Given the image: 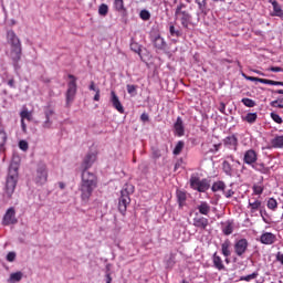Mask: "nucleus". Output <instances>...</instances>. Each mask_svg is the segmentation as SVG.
I'll use <instances>...</instances> for the list:
<instances>
[{"mask_svg":"<svg viewBox=\"0 0 283 283\" xmlns=\"http://www.w3.org/2000/svg\"><path fill=\"white\" fill-rule=\"evenodd\" d=\"M176 19H179L182 28H189V23H191V13L187 11V4L185 2H180L175 10Z\"/></svg>","mask_w":283,"mask_h":283,"instance_id":"obj_5","label":"nucleus"},{"mask_svg":"<svg viewBox=\"0 0 283 283\" xmlns=\"http://www.w3.org/2000/svg\"><path fill=\"white\" fill-rule=\"evenodd\" d=\"M106 283H112V275L111 274H106Z\"/></svg>","mask_w":283,"mask_h":283,"instance_id":"obj_63","label":"nucleus"},{"mask_svg":"<svg viewBox=\"0 0 283 283\" xmlns=\"http://www.w3.org/2000/svg\"><path fill=\"white\" fill-rule=\"evenodd\" d=\"M33 182H35L38 187H43V185L48 182V165H45V163L40 161L38 164L35 172L33 174Z\"/></svg>","mask_w":283,"mask_h":283,"instance_id":"obj_6","label":"nucleus"},{"mask_svg":"<svg viewBox=\"0 0 283 283\" xmlns=\"http://www.w3.org/2000/svg\"><path fill=\"white\" fill-rule=\"evenodd\" d=\"M224 109H227V105L224 103H220V108L219 111L221 112V114H224Z\"/></svg>","mask_w":283,"mask_h":283,"instance_id":"obj_59","label":"nucleus"},{"mask_svg":"<svg viewBox=\"0 0 283 283\" xmlns=\"http://www.w3.org/2000/svg\"><path fill=\"white\" fill-rule=\"evenodd\" d=\"M249 207L251 208V213H255L260 207H262V201L260 200H249Z\"/></svg>","mask_w":283,"mask_h":283,"instance_id":"obj_26","label":"nucleus"},{"mask_svg":"<svg viewBox=\"0 0 283 283\" xmlns=\"http://www.w3.org/2000/svg\"><path fill=\"white\" fill-rule=\"evenodd\" d=\"M130 50L136 54H140V45L136 42L130 43Z\"/></svg>","mask_w":283,"mask_h":283,"instance_id":"obj_46","label":"nucleus"},{"mask_svg":"<svg viewBox=\"0 0 283 283\" xmlns=\"http://www.w3.org/2000/svg\"><path fill=\"white\" fill-rule=\"evenodd\" d=\"M199 213L201 216H209V212L211 211V206L207 203L206 201H202L198 207H197Z\"/></svg>","mask_w":283,"mask_h":283,"instance_id":"obj_23","label":"nucleus"},{"mask_svg":"<svg viewBox=\"0 0 283 283\" xmlns=\"http://www.w3.org/2000/svg\"><path fill=\"white\" fill-rule=\"evenodd\" d=\"M272 147L282 148L283 147V136H276L271 140Z\"/></svg>","mask_w":283,"mask_h":283,"instance_id":"obj_28","label":"nucleus"},{"mask_svg":"<svg viewBox=\"0 0 283 283\" xmlns=\"http://www.w3.org/2000/svg\"><path fill=\"white\" fill-rule=\"evenodd\" d=\"M268 209H277V201L274 198H270L268 201Z\"/></svg>","mask_w":283,"mask_h":283,"instance_id":"obj_44","label":"nucleus"},{"mask_svg":"<svg viewBox=\"0 0 283 283\" xmlns=\"http://www.w3.org/2000/svg\"><path fill=\"white\" fill-rule=\"evenodd\" d=\"M270 72H283V69L280 66H271L269 69Z\"/></svg>","mask_w":283,"mask_h":283,"instance_id":"obj_55","label":"nucleus"},{"mask_svg":"<svg viewBox=\"0 0 283 283\" xmlns=\"http://www.w3.org/2000/svg\"><path fill=\"white\" fill-rule=\"evenodd\" d=\"M224 187L226 185L223 184V181H217L212 185V191H224Z\"/></svg>","mask_w":283,"mask_h":283,"instance_id":"obj_36","label":"nucleus"},{"mask_svg":"<svg viewBox=\"0 0 283 283\" xmlns=\"http://www.w3.org/2000/svg\"><path fill=\"white\" fill-rule=\"evenodd\" d=\"M182 149H185V142L179 140L172 150L174 156H180Z\"/></svg>","mask_w":283,"mask_h":283,"instance_id":"obj_30","label":"nucleus"},{"mask_svg":"<svg viewBox=\"0 0 283 283\" xmlns=\"http://www.w3.org/2000/svg\"><path fill=\"white\" fill-rule=\"evenodd\" d=\"M243 120H245L250 125H253V123H255V120H258V113H248L245 115V117L243 118Z\"/></svg>","mask_w":283,"mask_h":283,"instance_id":"obj_29","label":"nucleus"},{"mask_svg":"<svg viewBox=\"0 0 283 283\" xmlns=\"http://www.w3.org/2000/svg\"><path fill=\"white\" fill-rule=\"evenodd\" d=\"M223 145H226V147H229V149H233L234 151H237L238 149V137H235V135H231L228 136L223 139Z\"/></svg>","mask_w":283,"mask_h":283,"instance_id":"obj_16","label":"nucleus"},{"mask_svg":"<svg viewBox=\"0 0 283 283\" xmlns=\"http://www.w3.org/2000/svg\"><path fill=\"white\" fill-rule=\"evenodd\" d=\"M244 78L247 81H252L253 83H258L259 77L248 76L247 74H243Z\"/></svg>","mask_w":283,"mask_h":283,"instance_id":"obj_53","label":"nucleus"},{"mask_svg":"<svg viewBox=\"0 0 283 283\" xmlns=\"http://www.w3.org/2000/svg\"><path fill=\"white\" fill-rule=\"evenodd\" d=\"M161 154L158 148H153V157L154 158H160Z\"/></svg>","mask_w":283,"mask_h":283,"instance_id":"obj_52","label":"nucleus"},{"mask_svg":"<svg viewBox=\"0 0 283 283\" xmlns=\"http://www.w3.org/2000/svg\"><path fill=\"white\" fill-rule=\"evenodd\" d=\"M7 43L11 48L10 52V59L12 61V65L18 72V70H21V65H19V61H21V54L23 53V48L21 46V39H19V35L12 30L7 31Z\"/></svg>","mask_w":283,"mask_h":283,"instance_id":"obj_2","label":"nucleus"},{"mask_svg":"<svg viewBox=\"0 0 283 283\" xmlns=\"http://www.w3.org/2000/svg\"><path fill=\"white\" fill-rule=\"evenodd\" d=\"M174 129L177 136H185V124L182 122V117H177V120L174 124Z\"/></svg>","mask_w":283,"mask_h":283,"instance_id":"obj_18","label":"nucleus"},{"mask_svg":"<svg viewBox=\"0 0 283 283\" xmlns=\"http://www.w3.org/2000/svg\"><path fill=\"white\" fill-rule=\"evenodd\" d=\"M252 169H254L255 171H260V174H265L269 175L271 174V168L264 166L263 163H255L254 165L251 166Z\"/></svg>","mask_w":283,"mask_h":283,"instance_id":"obj_20","label":"nucleus"},{"mask_svg":"<svg viewBox=\"0 0 283 283\" xmlns=\"http://www.w3.org/2000/svg\"><path fill=\"white\" fill-rule=\"evenodd\" d=\"M140 120H143V123H147L149 120V115L147 113H143L140 115Z\"/></svg>","mask_w":283,"mask_h":283,"instance_id":"obj_54","label":"nucleus"},{"mask_svg":"<svg viewBox=\"0 0 283 283\" xmlns=\"http://www.w3.org/2000/svg\"><path fill=\"white\" fill-rule=\"evenodd\" d=\"M176 196L179 207H185V202H187V192L177 190Z\"/></svg>","mask_w":283,"mask_h":283,"instance_id":"obj_24","label":"nucleus"},{"mask_svg":"<svg viewBox=\"0 0 283 283\" xmlns=\"http://www.w3.org/2000/svg\"><path fill=\"white\" fill-rule=\"evenodd\" d=\"M126 90H127V93H128L130 96H136V95L138 94V92H137L138 86H137V85L127 84V85H126Z\"/></svg>","mask_w":283,"mask_h":283,"instance_id":"obj_33","label":"nucleus"},{"mask_svg":"<svg viewBox=\"0 0 283 283\" xmlns=\"http://www.w3.org/2000/svg\"><path fill=\"white\" fill-rule=\"evenodd\" d=\"M249 247V241L247 239H240L235 244H234V251L237 255L242 256L244 253H247V249Z\"/></svg>","mask_w":283,"mask_h":283,"instance_id":"obj_11","label":"nucleus"},{"mask_svg":"<svg viewBox=\"0 0 283 283\" xmlns=\"http://www.w3.org/2000/svg\"><path fill=\"white\" fill-rule=\"evenodd\" d=\"M108 12H109V7H107V4L105 3H102L98 8V14L101 17H107Z\"/></svg>","mask_w":283,"mask_h":283,"instance_id":"obj_35","label":"nucleus"},{"mask_svg":"<svg viewBox=\"0 0 283 283\" xmlns=\"http://www.w3.org/2000/svg\"><path fill=\"white\" fill-rule=\"evenodd\" d=\"M231 241L227 239L222 244H221V252L224 258H229L231 255Z\"/></svg>","mask_w":283,"mask_h":283,"instance_id":"obj_22","label":"nucleus"},{"mask_svg":"<svg viewBox=\"0 0 283 283\" xmlns=\"http://www.w3.org/2000/svg\"><path fill=\"white\" fill-rule=\"evenodd\" d=\"M17 182H19V166L11 164L6 181V195L8 198H12V193L17 189Z\"/></svg>","mask_w":283,"mask_h":283,"instance_id":"obj_3","label":"nucleus"},{"mask_svg":"<svg viewBox=\"0 0 283 283\" xmlns=\"http://www.w3.org/2000/svg\"><path fill=\"white\" fill-rule=\"evenodd\" d=\"M212 261L214 269H218V271H224V263H222V259L218 255V252L213 253Z\"/></svg>","mask_w":283,"mask_h":283,"instance_id":"obj_21","label":"nucleus"},{"mask_svg":"<svg viewBox=\"0 0 283 283\" xmlns=\"http://www.w3.org/2000/svg\"><path fill=\"white\" fill-rule=\"evenodd\" d=\"M23 280V272H14L10 274L9 282L15 283L21 282Z\"/></svg>","mask_w":283,"mask_h":283,"instance_id":"obj_25","label":"nucleus"},{"mask_svg":"<svg viewBox=\"0 0 283 283\" xmlns=\"http://www.w3.org/2000/svg\"><path fill=\"white\" fill-rule=\"evenodd\" d=\"M182 165V160H180V161H177L176 164H175V171H178V169H179V167Z\"/></svg>","mask_w":283,"mask_h":283,"instance_id":"obj_61","label":"nucleus"},{"mask_svg":"<svg viewBox=\"0 0 283 283\" xmlns=\"http://www.w3.org/2000/svg\"><path fill=\"white\" fill-rule=\"evenodd\" d=\"M222 169L226 174V176H233V168L231 167V164H229V161L224 160L222 163Z\"/></svg>","mask_w":283,"mask_h":283,"instance_id":"obj_27","label":"nucleus"},{"mask_svg":"<svg viewBox=\"0 0 283 283\" xmlns=\"http://www.w3.org/2000/svg\"><path fill=\"white\" fill-rule=\"evenodd\" d=\"M151 42L156 50H167V42H165L160 34L151 35Z\"/></svg>","mask_w":283,"mask_h":283,"instance_id":"obj_12","label":"nucleus"},{"mask_svg":"<svg viewBox=\"0 0 283 283\" xmlns=\"http://www.w3.org/2000/svg\"><path fill=\"white\" fill-rule=\"evenodd\" d=\"M114 6H115V10H117V12H125V2L122 1H114Z\"/></svg>","mask_w":283,"mask_h":283,"instance_id":"obj_39","label":"nucleus"},{"mask_svg":"<svg viewBox=\"0 0 283 283\" xmlns=\"http://www.w3.org/2000/svg\"><path fill=\"white\" fill-rule=\"evenodd\" d=\"M96 94H95V96H94V101H101V90H96V92H95Z\"/></svg>","mask_w":283,"mask_h":283,"instance_id":"obj_57","label":"nucleus"},{"mask_svg":"<svg viewBox=\"0 0 283 283\" xmlns=\"http://www.w3.org/2000/svg\"><path fill=\"white\" fill-rule=\"evenodd\" d=\"M139 17L143 21H149L151 19V13L147 9L140 11Z\"/></svg>","mask_w":283,"mask_h":283,"instance_id":"obj_37","label":"nucleus"},{"mask_svg":"<svg viewBox=\"0 0 283 283\" xmlns=\"http://www.w3.org/2000/svg\"><path fill=\"white\" fill-rule=\"evenodd\" d=\"M190 187L195 191H199V193H205V191H208V189L211 187L209 184V180L207 179H199L198 177H191L190 178Z\"/></svg>","mask_w":283,"mask_h":283,"instance_id":"obj_8","label":"nucleus"},{"mask_svg":"<svg viewBox=\"0 0 283 283\" xmlns=\"http://www.w3.org/2000/svg\"><path fill=\"white\" fill-rule=\"evenodd\" d=\"M7 140L8 134H6V130H0V151L6 147Z\"/></svg>","mask_w":283,"mask_h":283,"instance_id":"obj_34","label":"nucleus"},{"mask_svg":"<svg viewBox=\"0 0 283 283\" xmlns=\"http://www.w3.org/2000/svg\"><path fill=\"white\" fill-rule=\"evenodd\" d=\"M53 115H54V109H52V108L44 109L45 120L42 124V127L44 129H50V127H52V116Z\"/></svg>","mask_w":283,"mask_h":283,"instance_id":"obj_14","label":"nucleus"},{"mask_svg":"<svg viewBox=\"0 0 283 283\" xmlns=\"http://www.w3.org/2000/svg\"><path fill=\"white\" fill-rule=\"evenodd\" d=\"M260 214L263 222H265V224H269V220L266 219V216H269V213L266 212V210H260Z\"/></svg>","mask_w":283,"mask_h":283,"instance_id":"obj_50","label":"nucleus"},{"mask_svg":"<svg viewBox=\"0 0 283 283\" xmlns=\"http://www.w3.org/2000/svg\"><path fill=\"white\" fill-rule=\"evenodd\" d=\"M8 85H9V87H12V88L14 90V87H17V86L14 85V78L9 80V81H8Z\"/></svg>","mask_w":283,"mask_h":283,"instance_id":"obj_60","label":"nucleus"},{"mask_svg":"<svg viewBox=\"0 0 283 283\" xmlns=\"http://www.w3.org/2000/svg\"><path fill=\"white\" fill-rule=\"evenodd\" d=\"M19 148H20L22 151H28V149H29L28 142H25V140H20V142H19Z\"/></svg>","mask_w":283,"mask_h":283,"instance_id":"obj_48","label":"nucleus"},{"mask_svg":"<svg viewBox=\"0 0 283 283\" xmlns=\"http://www.w3.org/2000/svg\"><path fill=\"white\" fill-rule=\"evenodd\" d=\"M220 147H222V144H214L213 145L214 151H219Z\"/></svg>","mask_w":283,"mask_h":283,"instance_id":"obj_62","label":"nucleus"},{"mask_svg":"<svg viewBox=\"0 0 283 283\" xmlns=\"http://www.w3.org/2000/svg\"><path fill=\"white\" fill-rule=\"evenodd\" d=\"M258 83H263V85H275V81L260 77L258 80Z\"/></svg>","mask_w":283,"mask_h":283,"instance_id":"obj_47","label":"nucleus"},{"mask_svg":"<svg viewBox=\"0 0 283 283\" xmlns=\"http://www.w3.org/2000/svg\"><path fill=\"white\" fill-rule=\"evenodd\" d=\"M269 2L273 6V11H274L273 17H279L280 19L283 20V10L280 3H277L276 0H270Z\"/></svg>","mask_w":283,"mask_h":283,"instance_id":"obj_19","label":"nucleus"},{"mask_svg":"<svg viewBox=\"0 0 283 283\" xmlns=\"http://www.w3.org/2000/svg\"><path fill=\"white\" fill-rule=\"evenodd\" d=\"M224 235H231L233 233V223L231 221H227L226 227L222 228Z\"/></svg>","mask_w":283,"mask_h":283,"instance_id":"obj_32","label":"nucleus"},{"mask_svg":"<svg viewBox=\"0 0 283 283\" xmlns=\"http://www.w3.org/2000/svg\"><path fill=\"white\" fill-rule=\"evenodd\" d=\"M270 116L272 120H274V123H277V125H282L283 119L276 113H271Z\"/></svg>","mask_w":283,"mask_h":283,"instance_id":"obj_45","label":"nucleus"},{"mask_svg":"<svg viewBox=\"0 0 283 283\" xmlns=\"http://www.w3.org/2000/svg\"><path fill=\"white\" fill-rule=\"evenodd\" d=\"M111 103L114 108L119 112V114H125V108L123 107V104L120 103V99L118 98V95H116V92H111Z\"/></svg>","mask_w":283,"mask_h":283,"instance_id":"obj_13","label":"nucleus"},{"mask_svg":"<svg viewBox=\"0 0 283 283\" xmlns=\"http://www.w3.org/2000/svg\"><path fill=\"white\" fill-rule=\"evenodd\" d=\"M21 120H32V113H29L28 109H24L20 113Z\"/></svg>","mask_w":283,"mask_h":283,"instance_id":"obj_42","label":"nucleus"},{"mask_svg":"<svg viewBox=\"0 0 283 283\" xmlns=\"http://www.w3.org/2000/svg\"><path fill=\"white\" fill-rule=\"evenodd\" d=\"M96 163V154L88 153L83 163H82V181L80 184V191H81V198L83 202H88L90 198H92V195L94 193V190L96 187H98V178L94 172H91L90 169L92 165Z\"/></svg>","mask_w":283,"mask_h":283,"instance_id":"obj_1","label":"nucleus"},{"mask_svg":"<svg viewBox=\"0 0 283 283\" xmlns=\"http://www.w3.org/2000/svg\"><path fill=\"white\" fill-rule=\"evenodd\" d=\"M17 260V253L15 252H9L7 254V262H14Z\"/></svg>","mask_w":283,"mask_h":283,"instance_id":"obj_49","label":"nucleus"},{"mask_svg":"<svg viewBox=\"0 0 283 283\" xmlns=\"http://www.w3.org/2000/svg\"><path fill=\"white\" fill-rule=\"evenodd\" d=\"M202 14H207V0H195Z\"/></svg>","mask_w":283,"mask_h":283,"instance_id":"obj_31","label":"nucleus"},{"mask_svg":"<svg viewBox=\"0 0 283 283\" xmlns=\"http://www.w3.org/2000/svg\"><path fill=\"white\" fill-rule=\"evenodd\" d=\"M169 32H170V35L172 36H177V38L182 36V32L180 30H177L176 27H174V24L169 27Z\"/></svg>","mask_w":283,"mask_h":283,"instance_id":"obj_40","label":"nucleus"},{"mask_svg":"<svg viewBox=\"0 0 283 283\" xmlns=\"http://www.w3.org/2000/svg\"><path fill=\"white\" fill-rule=\"evenodd\" d=\"M192 224L193 227H197V229H207V227H209V219L205 218V217H196L192 220Z\"/></svg>","mask_w":283,"mask_h":283,"instance_id":"obj_17","label":"nucleus"},{"mask_svg":"<svg viewBox=\"0 0 283 283\" xmlns=\"http://www.w3.org/2000/svg\"><path fill=\"white\" fill-rule=\"evenodd\" d=\"M88 90H91V92H96V90H101V88L96 87V84H94V82H91Z\"/></svg>","mask_w":283,"mask_h":283,"instance_id":"obj_56","label":"nucleus"},{"mask_svg":"<svg viewBox=\"0 0 283 283\" xmlns=\"http://www.w3.org/2000/svg\"><path fill=\"white\" fill-rule=\"evenodd\" d=\"M273 94H283V90L272 91Z\"/></svg>","mask_w":283,"mask_h":283,"instance_id":"obj_64","label":"nucleus"},{"mask_svg":"<svg viewBox=\"0 0 283 283\" xmlns=\"http://www.w3.org/2000/svg\"><path fill=\"white\" fill-rule=\"evenodd\" d=\"M276 240L277 237L271 232H264L260 238L261 244H275Z\"/></svg>","mask_w":283,"mask_h":283,"instance_id":"obj_15","label":"nucleus"},{"mask_svg":"<svg viewBox=\"0 0 283 283\" xmlns=\"http://www.w3.org/2000/svg\"><path fill=\"white\" fill-rule=\"evenodd\" d=\"M253 191L256 196H261V193L264 191V189L260 186H254Z\"/></svg>","mask_w":283,"mask_h":283,"instance_id":"obj_51","label":"nucleus"},{"mask_svg":"<svg viewBox=\"0 0 283 283\" xmlns=\"http://www.w3.org/2000/svg\"><path fill=\"white\" fill-rule=\"evenodd\" d=\"M271 107H279V109H283V97H279L275 101L270 103Z\"/></svg>","mask_w":283,"mask_h":283,"instance_id":"obj_38","label":"nucleus"},{"mask_svg":"<svg viewBox=\"0 0 283 283\" xmlns=\"http://www.w3.org/2000/svg\"><path fill=\"white\" fill-rule=\"evenodd\" d=\"M241 103H243V105H245V107H255V101H253L249 97L242 98Z\"/></svg>","mask_w":283,"mask_h":283,"instance_id":"obj_41","label":"nucleus"},{"mask_svg":"<svg viewBox=\"0 0 283 283\" xmlns=\"http://www.w3.org/2000/svg\"><path fill=\"white\" fill-rule=\"evenodd\" d=\"M17 222H19L17 219V211L14 210V207H11L4 213L2 224L4 227H10V224H17Z\"/></svg>","mask_w":283,"mask_h":283,"instance_id":"obj_9","label":"nucleus"},{"mask_svg":"<svg viewBox=\"0 0 283 283\" xmlns=\"http://www.w3.org/2000/svg\"><path fill=\"white\" fill-rule=\"evenodd\" d=\"M258 272H253L252 274H249L247 276H241L240 281H245V282H251V280H255V277H258Z\"/></svg>","mask_w":283,"mask_h":283,"instance_id":"obj_43","label":"nucleus"},{"mask_svg":"<svg viewBox=\"0 0 283 283\" xmlns=\"http://www.w3.org/2000/svg\"><path fill=\"white\" fill-rule=\"evenodd\" d=\"M233 193H235V192L230 189L224 192V196H226V198H231L233 196Z\"/></svg>","mask_w":283,"mask_h":283,"instance_id":"obj_58","label":"nucleus"},{"mask_svg":"<svg viewBox=\"0 0 283 283\" xmlns=\"http://www.w3.org/2000/svg\"><path fill=\"white\" fill-rule=\"evenodd\" d=\"M132 193H134L133 185H126L120 191L118 211L119 213H122V216H125V213H127V206L132 202V198H129Z\"/></svg>","mask_w":283,"mask_h":283,"instance_id":"obj_4","label":"nucleus"},{"mask_svg":"<svg viewBox=\"0 0 283 283\" xmlns=\"http://www.w3.org/2000/svg\"><path fill=\"white\" fill-rule=\"evenodd\" d=\"M243 163L252 167L254 164L258 163V153H255V150L253 149L247 150L243 157Z\"/></svg>","mask_w":283,"mask_h":283,"instance_id":"obj_10","label":"nucleus"},{"mask_svg":"<svg viewBox=\"0 0 283 283\" xmlns=\"http://www.w3.org/2000/svg\"><path fill=\"white\" fill-rule=\"evenodd\" d=\"M69 78L71 81L67 83V90L65 93L66 107H70L72 103H74V98H76V90H77L76 76H74L73 74H69Z\"/></svg>","mask_w":283,"mask_h":283,"instance_id":"obj_7","label":"nucleus"}]
</instances>
